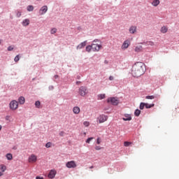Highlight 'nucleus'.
I'll return each instance as SVG.
<instances>
[{
  "mask_svg": "<svg viewBox=\"0 0 179 179\" xmlns=\"http://www.w3.org/2000/svg\"><path fill=\"white\" fill-rule=\"evenodd\" d=\"M145 64L143 62H136L134 64L131 69V75L134 78H139L145 73Z\"/></svg>",
  "mask_w": 179,
  "mask_h": 179,
  "instance_id": "nucleus-1",
  "label": "nucleus"
},
{
  "mask_svg": "<svg viewBox=\"0 0 179 179\" xmlns=\"http://www.w3.org/2000/svg\"><path fill=\"white\" fill-rule=\"evenodd\" d=\"M99 41L98 39H96V40H94L92 43V51H94V52H99L101 49V47H102L101 45L97 43H99Z\"/></svg>",
  "mask_w": 179,
  "mask_h": 179,
  "instance_id": "nucleus-2",
  "label": "nucleus"
},
{
  "mask_svg": "<svg viewBox=\"0 0 179 179\" xmlns=\"http://www.w3.org/2000/svg\"><path fill=\"white\" fill-rule=\"evenodd\" d=\"M78 93L80 95H81L83 97H85L87 93H89V91L87 90V87L85 86H81L79 88Z\"/></svg>",
  "mask_w": 179,
  "mask_h": 179,
  "instance_id": "nucleus-3",
  "label": "nucleus"
},
{
  "mask_svg": "<svg viewBox=\"0 0 179 179\" xmlns=\"http://www.w3.org/2000/svg\"><path fill=\"white\" fill-rule=\"evenodd\" d=\"M10 110H13V111H15V110H17L19 107V103L16 100H13L10 102Z\"/></svg>",
  "mask_w": 179,
  "mask_h": 179,
  "instance_id": "nucleus-4",
  "label": "nucleus"
},
{
  "mask_svg": "<svg viewBox=\"0 0 179 179\" xmlns=\"http://www.w3.org/2000/svg\"><path fill=\"white\" fill-rule=\"evenodd\" d=\"M108 120V116L106 115H100L97 119L96 121L97 122H99V124H103V122H106Z\"/></svg>",
  "mask_w": 179,
  "mask_h": 179,
  "instance_id": "nucleus-5",
  "label": "nucleus"
},
{
  "mask_svg": "<svg viewBox=\"0 0 179 179\" xmlns=\"http://www.w3.org/2000/svg\"><path fill=\"white\" fill-rule=\"evenodd\" d=\"M107 101L111 103L113 106H118V103H120V101L117 97H110L108 99Z\"/></svg>",
  "mask_w": 179,
  "mask_h": 179,
  "instance_id": "nucleus-6",
  "label": "nucleus"
},
{
  "mask_svg": "<svg viewBox=\"0 0 179 179\" xmlns=\"http://www.w3.org/2000/svg\"><path fill=\"white\" fill-rule=\"evenodd\" d=\"M77 166L75 161H69L66 164L67 169H76Z\"/></svg>",
  "mask_w": 179,
  "mask_h": 179,
  "instance_id": "nucleus-7",
  "label": "nucleus"
},
{
  "mask_svg": "<svg viewBox=\"0 0 179 179\" xmlns=\"http://www.w3.org/2000/svg\"><path fill=\"white\" fill-rule=\"evenodd\" d=\"M29 163H36L37 162V156L34 154H31L28 159Z\"/></svg>",
  "mask_w": 179,
  "mask_h": 179,
  "instance_id": "nucleus-8",
  "label": "nucleus"
},
{
  "mask_svg": "<svg viewBox=\"0 0 179 179\" xmlns=\"http://www.w3.org/2000/svg\"><path fill=\"white\" fill-rule=\"evenodd\" d=\"M47 10H48V7L47 6H43L39 10V14L45 15V13H47Z\"/></svg>",
  "mask_w": 179,
  "mask_h": 179,
  "instance_id": "nucleus-9",
  "label": "nucleus"
},
{
  "mask_svg": "<svg viewBox=\"0 0 179 179\" xmlns=\"http://www.w3.org/2000/svg\"><path fill=\"white\" fill-rule=\"evenodd\" d=\"M55 176H57V171H55V169H52L49 174L48 175V178H55Z\"/></svg>",
  "mask_w": 179,
  "mask_h": 179,
  "instance_id": "nucleus-10",
  "label": "nucleus"
},
{
  "mask_svg": "<svg viewBox=\"0 0 179 179\" xmlns=\"http://www.w3.org/2000/svg\"><path fill=\"white\" fill-rule=\"evenodd\" d=\"M129 44H131L129 41H128V40L124 41L123 44L121 46L122 50H127V48H128V47H129Z\"/></svg>",
  "mask_w": 179,
  "mask_h": 179,
  "instance_id": "nucleus-11",
  "label": "nucleus"
},
{
  "mask_svg": "<svg viewBox=\"0 0 179 179\" xmlns=\"http://www.w3.org/2000/svg\"><path fill=\"white\" fill-rule=\"evenodd\" d=\"M136 31H137V27L135 25L131 26L129 29V32L130 33V34H135Z\"/></svg>",
  "mask_w": 179,
  "mask_h": 179,
  "instance_id": "nucleus-12",
  "label": "nucleus"
},
{
  "mask_svg": "<svg viewBox=\"0 0 179 179\" xmlns=\"http://www.w3.org/2000/svg\"><path fill=\"white\" fill-rule=\"evenodd\" d=\"M86 43H87V41H84V42H82L81 43H80L78 46H77V48H76V49L77 50H82V48H84V47H86Z\"/></svg>",
  "mask_w": 179,
  "mask_h": 179,
  "instance_id": "nucleus-13",
  "label": "nucleus"
},
{
  "mask_svg": "<svg viewBox=\"0 0 179 179\" xmlns=\"http://www.w3.org/2000/svg\"><path fill=\"white\" fill-rule=\"evenodd\" d=\"M151 4L156 8L160 5V0H153Z\"/></svg>",
  "mask_w": 179,
  "mask_h": 179,
  "instance_id": "nucleus-14",
  "label": "nucleus"
},
{
  "mask_svg": "<svg viewBox=\"0 0 179 179\" xmlns=\"http://www.w3.org/2000/svg\"><path fill=\"white\" fill-rule=\"evenodd\" d=\"M123 121H131L132 120V117H131V115L126 114L124 115V117L122 118Z\"/></svg>",
  "mask_w": 179,
  "mask_h": 179,
  "instance_id": "nucleus-15",
  "label": "nucleus"
},
{
  "mask_svg": "<svg viewBox=\"0 0 179 179\" xmlns=\"http://www.w3.org/2000/svg\"><path fill=\"white\" fill-rule=\"evenodd\" d=\"M29 24H30V20L25 19L22 21V26H24V27L29 26Z\"/></svg>",
  "mask_w": 179,
  "mask_h": 179,
  "instance_id": "nucleus-16",
  "label": "nucleus"
},
{
  "mask_svg": "<svg viewBox=\"0 0 179 179\" xmlns=\"http://www.w3.org/2000/svg\"><path fill=\"white\" fill-rule=\"evenodd\" d=\"M73 113L74 114H79V113H80V108H79L78 106H75L74 108H73Z\"/></svg>",
  "mask_w": 179,
  "mask_h": 179,
  "instance_id": "nucleus-17",
  "label": "nucleus"
},
{
  "mask_svg": "<svg viewBox=\"0 0 179 179\" xmlns=\"http://www.w3.org/2000/svg\"><path fill=\"white\" fill-rule=\"evenodd\" d=\"M143 50V48L142 47V45H138L134 49V51L136 52H141Z\"/></svg>",
  "mask_w": 179,
  "mask_h": 179,
  "instance_id": "nucleus-18",
  "label": "nucleus"
},
{
  "mask_svg": "<svg viewBox=\"0 0 179 179\" xmlns=\"http://www.w3.org/2000/svg\"><path fill=\"white\" fill-rule=\"evenodd\" d=\"M160 31L161 33H163L164 34L167 33V31H169V29L167 28V27L163 26L162 27Z\"/></svg>",
  "mask_w": 179,
  "mask_h": 179,
  "instance_id": "nucleus-19",
  "label": "nucleus"
},
{
  "mask_svg": "<svg viewBox=\"0 0 179 179\" xmlns=\"http://www.w3.org/2000/svg\"><path fill=\"white\" fill-rule=\"evenodd\" d=\"M26 101V99H24V96H20L19 99H18V103L19 104H24Z\"/></svg>",
  "mask_w": 179,
  "mask_h": 179,
  "instance_id": "nucleus-20",
  "label": "nucleus"
},
{
  "mask_svg": "<svg viewBox=\"0 0 179 179\" xmlns=\"http://www.w3.org/2000/svg\"><path fill=\"white\" fill-rule=\"evenodd\" d=\"M0 170H1V173H5V171H6V166H5L4 164H1Z\"/></svg>",
  "mask_w": 179,
  "mask_h": 179,
  "instance_id": "nucleus-21",
  "label": "nucleus"
},
{
  "mask_svg": "<svg viewBox=\"0 0 179 179\" xmlns=\"http://www.w3.org/2000/svg\"><path fill=\"white\" fill-rule=\"evenodd\" d=\"M6 157L7 160H12V159H13V155H12L11 153H8L6 154Z\"/></svg>",
  "mask_w": 179,
  "mask_h": 179,
  "instance_id": "nucleus-22",
  "label": "nucleus"
},
{
  "mask_svg": "<svg viewBox=\"0 0 179 179\" xmlns=\"http://www.w3.org/2000/svg\"><path fill=\"white\" fill-rule=\"evenodd\" d=\"M28 12H33L34 10V7L31 5L28 6L27 8Z\"/></svg>",
  "mask_w": 179,
  "mask_h": 179,
  "instance_id": "nucleus-23",
  "label": "nucleus"
},
{
  "mask_svg": "<svg viewBox=\"0 0 179 179\" xmlns=\"http://www.w3.org/2000/svg\"><path fill=\"white\" fill-rule=\"evenodd\" d=\"M103 99H106L105 94H101L98 95V100H103Z\"/></svg>",
  "mask_w": 179,
  "mask_h": 179,
  "instance_id": "nucleus-24",
  "label": "nucleus"
},
{
  "mask_svg": "<svg viewBox=\"0 0 179 179\" xmlns=\"http://www.w3.org/2000/svg\"><path fill=\"white\" fill-rule=\"evenodd\" d=\"M87 52H90V51H92V50H93L92 45H87L85 48Z\"/></svg>",
  "mask_w": 179,
  "mask_h": 179,
  "instance_id": "nucleus-25",
  "label": "nucleus"
},
{
  "mask_svg": "<svg viewBox=\"0 0 179 179\" xmlns=\"http://www.w3.org/2000/svg\"><path fill=\"white\" fill-rule=\"evenodd\" d=\"M134 115H136V117H139V115H141V110L139 109H136L134 112Z\"/></svg>",
  "mask_w": 179,
  "mask_h": 179,
  "instance_id": "nucleus-26",
  "label": "nucleus"
},
{
  "mask_svg": "<svg viewBox=\"0 0 179 179\" xmlns=\"http://www.w3.org/2000/svg\"><path fill=\"white\" fill-rule=\"evenodd\" d=\"M152 107H155V103H152V104L145 103V108H152Z\"/></svg>",
  "mask_w": 179,
  "mask_h": 179,
  "instance_id": "nucleus-27",
  "label": "nucleus"
},
{
  "mask_svg": "<svg viewBox=\"0 0 179 179\" xmlns=\"http://www.w3.org/2000/svg\"><path fill=\"white\" fill-rule=\"evenodd\" d=\"M145 104H146V103H143V102H141V103H140V110H143V108H145Z\"/></svg>",
  "mask_w": 179,
  "mask_h": 179,
  "instance_id": "nucleus-28",
  "label": "nucleus"
},
{
  "mask_svg": "<svg viewBox=\"0 0 179 179\" xmlns=\"http://www.w3.org/2000/svg\"><path fill=\"white\" fill-rule=\"evenodd\" d=\"M40 105H41L40 101H36L35 102V106H36V108H40Z\"/></svg>",
  "mask_w": 179,
  "mask_h": 179,
  "instance_id": "nucleus-29",
  "label": "nucleus"
},
{
  "mask_svg": "<svg viewBox=\"0 0 179 179\" xmlns=\"http://www.w3.org/2000/svg\"><path fill=\"white\" fill-rule=\"evenodd\" d=\"M145 99H147L148 100H153V99H155V96L151 95V96H147L145 97Z\"/></svg>",
  "mask_w": 179,
  "mask_h": 179,
  "instance_id": "nucleus-30",
  "label": "nucleus"
},
{
  "mask_svg": "<svg viewBox=\"0 0 179 179\" xmlns=\"http://www.w3.org/2000/svg\"><path fill=\"white\" fill-rule=\"evenodd\" d=\"M51 34H55L57 33V28H52L50 31Z\"/></svg>",
  "mask_w": 179,
  "mask_h": 179,
  "instance_id": "nucleus-31",
  "label": "nucleus"
},
{
  "mask_svg": "<svg viewBox=\"0 0 179 179\" xmlns=\"http://www.w3.org/2000/svg\"><path fill=\"white\" fill-rule=\"evenodd\" d=\"M93 139H94V138H93V137L88 138L86 140V143H90V141H93Z\"/></svg>",
  "mask_w": 179,
  "mask_h": 179,
  "instance_id": "nucleus-32",
  "label": "nucleus"
},
{
  "mask_svg": "<svg viewBox=\"0 0 179 179\" xmlns=\"http://www.w3.org/2000/svg\"><path fill=\"white\" fill-rule=\"evenodd\" d=\"M20 59V57H19V55H17V56H15L14 61L15 62H18Z\"/></svg>",
  "mask_w": 179,
  "mask_h": 179,
  "instance_id": "nucleus-33",
  "label": "nucleus"
},
{
  "mask_svg": "<svg viewBox=\"0 0 179 179\" xmlns=\"http://www.w3.org/2000/svg\"><path fill=\"white\" fill-rule=\"evenodd\" d=\"M131 142H128V141H125L124 143V146H125L126 148H127V146H129V145H131Z\"/></svg>",
  "mask_w": 179,
  "mask_h": 179,
  "instance_id": "nucleus-34",
  "label": "nucleus"
},
{
  "mask_svg": "<svg viewBox=\"0 0 179 179\" xmlns=\"http://www.w3.org/2000/svg\"><path fill=\"white\" fill-rule=\"evenodd\" d=\"M83 125L85 127H89V125H90V122L85 121L83 122Z\"/></svg>",
  "mask_w": 179,
  "mask_h": 179,
  "instance_id": "nucleus-35",
  "label": "nucleus"
},
{
  "mask_svg": "<svg viewBox=\"0 0 179 179\" xmlns=\"http://www.w3.org/2000/svg\"><path fill=\"white\" fill-rule=\"evenodd\" d=\"M96 143L97 145H100L101 143V139L99 137L96 139Z\"/></svg>",
  "mask_w": 179,
  "mask_h": 179,
  "instance_id": "nucleus-36",
  "label": "nucleus"
},
{
  "mask_svg": "<svg viewBox=\"0 0 179 179\" xmlns=\"http://www.w3.org/2000/svg\"><path fill=\"white\" fill-rule=\"evenodd\" d=\"M51 145H52L51 142H48L45 144V148H51Z\"/></svg>",
  "mask_w": 179,
  "mask_h": 179,
  "instance_id": "nucleus-37",
  "label": "nucleus"
},
{
  "mask_svg": "<svg viewBox=\"0 0 179 179\" xmlns=\"http://www.w3.org/2000/svg\"><path fill=\"white\" fill-rule=\"evenodd\" d=\"M95 150H101V147L100 145L95 146Z\"/></svg>",
  "mask_w": 179,
  "mask_h": 179,
  "instance_id": "nucleus-38",
  "label": "nucleus"
},
{
  "mask_svg": "<svg viewBox=\"0 0 179 179\" xmlns=\"http://www.w3.org/2000/svg\"><path fill=\"white\" fill-rule=\"evenodd\" d=\"M17 17H20V16H22V12H20V11H17Z\"/></svg>",
  "mask_w": 179,
  "mask_h": 179,
  "instance_id": "nucleus-39",
  "label": "nucleus"
},
{
  "mask_svg": "<svg viewBox=\"0 0 179 179\" xmlns=\"http://www.w3.org/2000/svg\"><path fill=\"white\" fill-rule=\"evenodd\" d=\"M148 45L153 46V45H155V42L150 41V42H148Z\"/></svg>",
  "mask_w": 179,
  "mask_h": 179,
  "instance_id": "nucleus-40",
  "label": "nucleus"
},
{
  "mask_svg": "<svg viewBox=\"0 0 179 179\" xmlns=\"http://www.w3.org/2000/svg\"><path fill=\"white\" fill-rule=\"evenodd\" d=\"M13 47H12V46H9L8 48V51H13Z\"/></svg>",
  "mask_w": 179,
  "mask_h": 179,
  "instance_id": "nucleus-41",
  "label": "nucleus"
},
{
  "mask_svg": "<svg viewBox=\"0 0 179 179\" xmlns=\"http://www.w3.org/2000/svg\"><path fill=\"white\" fill-rule=\"evenodd\" d=\"M109 80H114V77L113 76H110L109 77Z\"/></svg>",
  "mask_w": 179,
  "mask_h": 179,
  "instance_id": "nucleus-42",
  "label": "nucleus"
},
{
  "mask_svg": "<svg viewBox=\"0 0 179 179\" xmlns=\"http://www.w3.org/2000/svg\"><path fill=\"white\" fill-rule=\"evenodd\" d=\"M10 118V116H9V115L6 116V121H9Z\"/></svg>",
  "mask_w": 179,
  "mask_h": 179,
  "instance_id": "nucleus-43",
  "label": "nucleus"
},
{
  "mask_svg": "<svg viewBox=\"0 0 179 179\" xmlns=\"http://www.w3.org/2000/svg\"><path fill=\"white\" fill-rule=\"evenodd\" d=\"M36 179H44V178L41 177V176H36Z\"/></svg>",
  "mask_w": 179,
  "mask_h": 179,
  "instance_id": "nucleus-44",
  "label": "nucleus"
},
{
  "mask_svg": "<svg viewBox=\"0 0 179 179\" xmlns=\"http://www.w3.org/2000/svg\"><path fill=\"white\" fill-rule=\"evenodd\" d=\"M64 131L60 132L59 133L60 136H64Z\"/></svg>",
  "mask_w": 179,
  "mask_h": 179,
  "instance_id": "nucleus-45",
  "label": "nucleus"
},
{
  "mask_svg": "<svg viewBox=\"0 0 179 179\" xmlns=\"http://www.w3.org/2000/svg\"><path fill=\"white\" fill-rule=\"evenodd\" d=\"M2 176H3V173H2L1 171H0V177H2Z\"/></svg>",
  "mask_w": 179,
  "mask_h": 179,
  "instance_id": "nucleus-46",
  "label": "nucleus"
},
{
  "mask_svg": "<svg viewBox=\"0 0 179 179\" xmlns=\"http://www.w3.org/2000/svg\"><path fill=\"white\" fill-rule=\"evenodd\" d=\"M2 44V40L0 39V45Z\"/></svg>",
  "mask_w": 179,
  "mask_h": 179,
  "instance_id": "nucleus-47",
  "label": "nucleus"
},
{
  "mask_svg": "<svg viewBox=\"0 0 179 179\" xmlns=\"http://www.w3.org/2000/svg\"><path fill=\"white\" fill-rule=\"evenodd\" d=\"M2 129V126L0 125V131Z\"/></svg>",
  "mask_w": 179,
  "mask_h": 179,
  "instance_id": "nucleus-48",
  "label": "nucleus"
},
{
  "mask_svg": "<svg viewBox=\"0 0 179 179\" xmlns=\"http://www.w3.org/2000/svg\"><path fill=\"white\" fill-rule=\"evenodd\" d=\"M55 79H57V78H58V76H55Z\"/></svg>",
  "mask_w": 179,
  "mask_h": 179,
  "instance_id": "nucleus-49",
  "label": "nucleus"
},
{
  "mask_svg": "<svg viewBox=\"0 0 179 179\" xmlns=\"http://www.w3.org/2000/svg\"><path fill=\"white\" fill-rule=\"evenodd\" d=\"M90 169H93V166H90Z\"/></svg>",
  "mask_w": 179,
  "mask_h": 179,
  "instance_id": "nucleus-50",
  "label": "nucleus"
},
{
  "mask_svg": "<svg viewBox=\"0 0 179 179\" xmlns=\"http://www.w3.org/2000/svg\"><path fill=\"white\" fill-rule=\"evenodd\" d=\"M36 1H40V0H36Z\"/></svg>",
  "mask_w": 179,
  "mask_h": 179,
  "instance_id": "nucleus-51",
  "label": "nucleus"
}]
</instances>
